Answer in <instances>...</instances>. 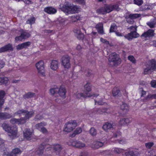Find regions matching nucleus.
I'll return each instance as SVG.
<instances>
[{"instance_id":"obj_1","label":"nucleus","mask_w":156,"mask_h":156,"mask_svg":"<svg viewBox=\"0 0 156 156\" xmlns=\"http://www.w3.org/2000/svg\"><path fill=\"white\" fill-rule=\"evenodd\" d=\"M34 114L33 111L28 112L25 110H21L18 111L17 112L14 113V116L19 115V116H24V119L21 118L20 119H12L10 120V122L12 124H23L26 122L27 120L32 116Z\"/></svg>"},{"instance_id":"obj_2","label":"nucleus","mask_w":156,"mask_h":156,"mask_svg":"<svg viewBox=\"0 0 156 156\" xmlns=\"http://www.w3.org/2000/svg\"><path fill=\"white\" fill-rule=\"evenodd\" d=\"M60 8L66 15L78 13L80 10L79 6L68 2L61 4Z\"/></svg>"},{"instance_id":"obj_3","label":"nucleus","mask_w":156,"mask_h":156,"mask_svg":"<svg viewBox=\"0 0 156 156\" xmlns=\"http://www.w3.org/2000/svg\"><path fill=\"white\" fill-rule=\"evenodd\" d=\"M2 127L8 133V135L11 138L13 139L17 137V130L16 127H11L6 123H3Z\"/></svg>"},{"instance_id":"obj_4","label":"nucleus","mask_w":156,"mask_h":156,"mask_svg":"<svg viewBox=\"0 0 156 156\" xmlns=\"http://www.w3.org/2000/svg\"><path fill=\"white\" fill-rule=\"evenodd\" d=\"M113 10H119V7L117 5H105L104 7L97 9V12L99 14H105L110 12Z\"/></svg>"},{"instance_id":"obj_5","label":"nucleus","mask_w":156,"mask_h":156,"mask_svg":"<svg viewBox=\"0 0 156 156\" xmlns=\"http://www.w3.org/2000/svg\"><path fill=\"white\" fill-rule=\"evenodd\" d=\"M85 90L84 93H78L77 95V98H79L81 97L83 98L93 97H96L98 96L97 95H92L90 92L91 90V86L88 83L87 84L84 86Z\"/></svg>"},{"instance_id":"obj_6","label":"nucleus","mask_w":156,"mask_h":156,"mask_svg":"<svg viewBox=\"0 0 156 156\" xmlns=\"http://www.w3.org/2000/svg\"><path fill=\"white\" fill-rule=\"evenodd\" d=\"M156 69V61L152 60L149 61L146 65V68L144 69V74H149Z\"/></svg>"},{"instance_id":"obj_7","label":"nucleus","mask_w":156,"mask_h":156,"mask_svg":"<svg viewBox=\"0 0 156 156\" xmlns=\"http://www.w3.org/2000/svg\"><path fill=\"white\" fill-rule=\"evenodd\" d=\"M38 73L42 76H45V70L44 62L43 61L41 60L37 62L35 65Z\"/></svg>"},{"instance_id":"obj_8","label":"nucleus","mask_w":156,"mask_h":156,"mask_svg":"<svg viewBox=\"0 0 156 156\" xmlns=\"http://www.w3.org/2000/svg\"><path fill=\"white\" fill-rule=\"evenodd\" d=\"M137 27L135 26H131L128 28L129 29H130L135 30L133 32H131L130 33L128 34L125 36V37L129 41L131 40L133 38H137L139 36V35L136 33V28Z\"/></svg>"},{"instance_id":"obj_9","label":"nucleus","mask_w":156,"mask_h":156,"mask_svg":"<svg viewBox=\"0 0 156 156\" xmlns=\"http://www.w3.org/2000/svg\"><path fill=\"white\" fill-rule=\"evenodd\" d=\"M77 123L75 120H70L67 122L64 126V130L69 132L72 131L76 126Z\"/></svg>"},{"instance_id":"obj_10","label":"nucleus","mask_w":156,"mask_h":156,"mask_svg":"<svg viewBox=\"0 0 156 156\" xmlns=\"http://www.w3.org/2000/svg\"><path fill=\"white\" fill-rule=\"evenodd\" d=\"M109 61L112 62L113 64L116 66L121 63V59L119 58V55L114 53L112 54L109 55L108 59Z\"/></svg>"},{"instance_id":"obj_11","label":"nucleus","mask_w":156,"mask_h":156,"mask_svg":"<svg viewBox=\"0 0 156 156\" xmlns=\"http://www.w3.org/2000/svg\"><path fill=\"white\" fill-rule=\"evenodd\" d=\"M141 15L138 14H129L127 13L126 15V18L127 22L130 24H132L133 22V19L140 17Z\"/></svg>"},{"instance_id":"obj_12","label":"nucleus","mask_w":156,"mask_h":156,"mask_svg":"<svg viewBox=\"0 0 156 156\" xmlns=\"http://www.w3.org/2000/svg\"><path fill=\"white\" fill-rule=\"evenodd\" d=\"M33 131L32 129H26L23 132L24 138L27 140H31L33 137Z\"/></svg>"},{"instance_id":"obj_13","label":"nucleus","mask_w":156,"mask_h":156,"mask_svg":"<svg viewBox=\"0 0 156 156\" xmlns=\"http://www.w3.org/2000/svg\"><path fill=\"white\" fill-rule=\"evenodd\" d=\"M70 57L68 56H64L62 59V64L65 69H69L70 67Z\"/></svg>"},{"instance_id":"obj_14","label":"nucleus","mask_w":156,"mask_h":156,"mask_svg":"<svg viewBox=\"0 0 156 156\" xmlns=\"http://www.w3.org/2000/svg\"><path fill=\"white\" fill-rule=\"evenodd\" d=\"M19 32L21 34V35L16 37L15 41H21L23 39L28 38L30 36V34L23 31V30H20Z\"/></svg>"},{"instance_id":"obj_15","label":"nucleus","mask_w":156,"mask_h":156,"mask_svg":"<svg viewBox=\"0 0 156 156\" xmlns=\"http://www.w3.org/2000/svg\"><path fill=\"white\" fill-rule=\"evenodd\" d=\"M70 143V144H69V145H72L76 147L80 148L83 147L85 146V144L79 141H72Z\"/></svg>"},{"instance_id":"obj_16","label":"nucleus","mask_w":156,"mask_h":156,"mask_svg":"<svg viewBox=\"0 0 156 156\" xmlns=\"http://www.w3.org/2000/svg\"><path fill=\"white\" fill-rule=\"evenodd\" d=\"M58 94L59 96L62 98H64L66 97V89L64 87L61 86L58 89Z\"/></svg>"},{"instance_id":"obj_17","label":"nucleus","mask_w":156,"mask_h":156,"mask_svg":"<svg viewBox=\"0 0 156 156\" xmlns=\"http://www.w3.org/2000/svg\"><path fill=\"white\" fill-rule=\"evenodd\" d=\"M59 64L58 62L56 60H53L51 61L50 66V68L54 71L56 70L58 68Z\"/></svg>"},{"instance_id":"obj_18","label":"nucleus","mask_w":156,"mask_h":156,"mask_svg":"<svg viewBox=\"0 0 156 156\" xmlns=\"http://www.w3.org/2000/svg\"><path fill=\"white\" fill-rule=\"evenodd\" d=\"M105 141L104 142H100L98 141H94L92 144L91 147L92 148L94 149H98L100 147L102 146L105 143Z\"/></svg>"},{"instance_id":"obj_19","label":"nucleus","mask_w":156,"mask_h":156,"mask_svg":"<svg viewBox=\"0 0 156 156\" xmlns=\"http://www.w3.org/2000/svg\"><path fill=\"white\" fill-rule=\"evenodd\" d=\"M13 50L12 44H8L0 48V52H3L7 51H11Z\"/></svg>"},{"instance_id":"obj_20","label":"nucleus","mask_w":156,"mask_h":156,"mask_svg":"<svg viewBox=\"0 0 156 156\" xmlns=\"http://www.w3.org/2000/svg\"><path fill=\"white\" fill-rule=\"evenodd\" d=\"M119 136L117 135H114L113 136L111 139V140L112 141H113L115 140V143L119 142V144H126V140L124 139H120V140H119L118 139H116V138Z\"/></svg>"},{"instance_id":"obj_21","label":"nucleus","mask_w":156,"mask_h":156,"mask_svg":"<svg viewBox=\"0 0 156 156\" xmlns=\"http://www.w3.org/2000/svg\"><path fill=\"white\" fill-rule=\"evenodd\" d=\"M154 31L152 30H149L145 32L141 35V37L147 38L152 37L154 35Z\"/></svg>"},{"instance_id":"obj_22","label":"nucleus","mask_w":156,"mask_h":156,"mask_svg":"<svg viewBox=\"0 0 156 156\" xmlns=\"http://www.w3.org/2000/svg\"><path fill=\"white\" fill-rule=\"evenodd\" d=\"M132 119L130 118H126L121 119L119 123L121 125H125L131 122Z\"/></svg>"},{"instance_id":"obj_23","label":"nucleus","mask_w":156,"mask_h":156,"mask_svg":"<svg viewBox=\"0 0 156 156\" xmlns=\"http://www.w3.org/2000/svg\"><path fill=\"white\" fill-rule=\"evenodd\" d=\"M22 151L18 148H16L14 149L10 154H5L4 156H16V155L21 153Z\"/></svg>"},{"instance_id":"obj_24","label":"nucleus","mask_w":156,"mask_h":156,"mask_svg":"<svg viewBox=\"0 0 156 156\" xmlns=\"http://www.w3.org/2000/svg\"><path fill=\"white\" fill-rule=\"evenodd\" d=\"M44 11L45 12L49 14H54L57 12V10L51 7L45 8Z\"/></svg>"},{"instance_id":"obj_25","label":"nucleus","mask_w":156,"mask_h":156,"mask_svg":"<svg viewBox=\"0 0 156 156\" xmlns=\"http://www.w3.org/2000/svg\"><path fill=\"white\" fill-rule=\"evenodd\" d=\"M126 156H134L137 155L139 154V152L135 151V150H132L131 149H129L128 152H125Z\"/></svg>"},{"instance_id":"obj_26","label":"nucleus","mask_w":156,"mask_h":156,"mask_svg":"<svg viewBox=\"0 0 156 156\" xmlns=\"http://www.w3.org/2000/svg\"><path fill=\"white\" fill-rule=\"evenodd\" d=\"M30 44V42H26L17 46L16 49L18 50H20L23 48L27 47Z\"/></svg>"},{"instance_id":"obj_27","label":"nucleus","mask_w":156,"mask_h":156,"mask_svg":"<svg viewBox=\"0 0 156 156\" xmlns=\"http://www.w3.org/2000/svg\"><path fill=\"white\" fill-rule=\"evenodd\" d=\"M5 94V92L3 90L0 91V111L1 110L2 106L4 103L3 98Z\"/></svg>"},{"instance_id":"obj_28","label":"nucleus","mask_w":156,"mask_h":156,"mask_svg":"<svg viewBox=\"0 0 156 156\" xmlns=\"http://www.w3.org/2000/svg\"><path fill=\"white\" fill-rule=\"evenodd\" d=\"M74 32L75 35L79 39H81L84 37V35L81 32L79 29H75L74 30Z\"/></svg>"},{"instance_id":"obj_29","label":"nucleus","mask_w":156,"mask_h":156,"mask_svg":"<svg viewBox=\"0 0 156 156\" xmlns=\"http://www.w3.org/2000/svg\"><path fill=\"white\" fill-rule=\"evenodd\" d=\"M12 115L6 113H0V119H5L10 118Z\"/></svg>"},{"instance_id":"obj_30","label":"nucleus","mask_w":156,"mask_h":156,"mask_svg":"<svg viewBox=\"0 0 156 156\" xmlns=\"http://www.w3.org/2000/svg\"><path fill=\"white\" fill-rule=\"evenodd\" d=\"M96 28L97 29L98 32L101 34H104V31L103 29V25L101 23H99L97 24Z\"/></svg>"},{"instance_id":"obj_31","label":"nucleus","mask_w":156,"mask_h":156,"mask_svg":"<svg viewBox=\"0 0 156 156\" xmlns=\"http://www.w3.org/2000/svg\"><path fill=\"white\" fill-rule=\"evenodd\" d=\"M112 127V124L108 122L105 123L103 126V129L106 131L111 129Z\"/></svg>"},{"instance_id":"obj_32","label":"nucleus","mask_w":156,"mask_h":156,"mask_svg":"<svg viewBox=\"0 0 156 156\" xmlns=\"http://www.w3.org/2000/svg\"><path fill=\"white\" fill-rule=\"evenodd\" d=\"M147 24L151 28H153L156 24V19H154L149 22L147 23Z\"/></svg>"},{"instance_id":"obj_33","label":"nucleus","mask_w":156,"mask_h":156,"mask_svg":"<svg viewBox=\"0 0 156 156\" xmlns=\"http://www.w3.org/2000/svg\"><path fill=\"white\" fill-rule=\"evenodd\" d=\"M112 151L115 152L118 154L123 153L126 151V150H125L122 149L118 148H113Z\"/></svg>"},{"instance_id":"obj_34","label":"nucleus","mask_w":156,"mask_h":156,"mask_svg":"<svg viewBox=\"0 0 156 156\" xmlns=\"http://www.w3.org/2000/svg\"><path fill=\"white\" fill-rule=\"evenodd\" d=\"M46 125V123L44 122H41L40 123L36 124L35 126V127L37 129L40 131L41 129V127H43Z\"/></svg>"},{"instance_id":"obj_35","label":"nucleus","mask_w":156,"mask_h":156,"mask_svg":"<svg viewBox=\"0 0 156 156\" xmlns=\"http://www.w3.org/2000/svg\"><path fill=\"white\" fill-rule=\"evenodd\" d=\"M8 78L6 77H0V85L4 83L6 84L8 83Z\"/></svg>"},{"instance_id":"obj_36","label":"nucleus","mask_w":156,"mask_h":156,"mask_svg":"<svg viewBox=\"0 0 156 156\" xmlns=\"http://www.w3.org/2000/svg\"><path fill=\"white\" fill-rule=\"evenodd\" d=\"M82 129L80 127L77 128L76 129V130L73 133L72 135L71 136L73 137L76 134H78L82 132Z\"/></svg>"},{"instance_id":"obj_37","label":"nucleus","mask_w":156,"mask_h":156,"mask_svg":"<svg viewBox=\"0 0 156 156\" xmlns=\"http://www.w3.org/2000/svg\"><path fill=\"white\" fill-rule=\"evenodd\" d=\"M94 101L95 104L102 105L103 104V102L102 99H101L100 96H98L97 99H94Z\"/></svg>"},{"instance_id":"obj_38","label":"nucleus","mask_w":156,"mask_h":156,"mask_svg":"<svg viewBox=\"0 0 156 156\" xmlns=\"http://www.w3.org/2000/svg\"><path fill=\"white\" fill-rule=\"evenodd\" d=\"M90 133L91 136H94L96 135L97 132L94 128L92 127L90 129Z\"/></svg>"},{"instance_id":"obj_39","label":"nucleus","mask_w":156,"mask_h":156,"mask_svg":"<svg viewBox=\"0 0 156 156\" xmlns=\"http://www.w3.org/2000/svg\"><path fill=\"white\" fill-rule=\"evenodd\" d=\"M71 76L69 77L73 79H76L79 76L78 73H75L74 72H72L71 73Z\"/></svg>"},{"instance_id":"obj_40","label":"nucleus","mask_w":156,"mask_h":156,"mask_svg":"<svg viewBox=\"0 0 156 156\" xmlns=\"http://www.w3.org/2000/svg\"><path fill=\"white\" fill-rule=\"evenodd\" d=\"M155 5V4H146L145 8L146 9H153Z\"/></svg>"},{"instance_id":"obj_41","label":"nucleus","mask_w":156,"mask_h":156,"mask_svg":"<svg viewBox=\"0 0 156 156\" xmlns=\"http://www.w3.org/2000/svg\"><path fill=\"white\" fill-rule=\"evenodd\" d=\"M71 20L73 22H75L76 21L79 20V16L77 15L73 16L71 17Z\"/></svg>"},{"instance_id":"obj_42","label":"nucleus","mask_w":156,"mask_h":156,"mask_svg":"<svg viewBox=\"0 0 156 156\" xmlns=\"http://www.w3.org/2000/svg\"><path fill=\"white\" fill-rule=\"evenodd\" d=\"M35 22V19L34 17H33L31 18H30L28 19L27 22V23L28 24H29L30 25H31L33 24Z\"/></svg>"},{"instance_id":"obj_43","label":"nucleus","mask_w":156,"mask_h":156,"mask_svg":"<svg viewBox=\"0 0 156 156\" xmlns=\"http://www.w3.org/2000/svg\"><path fill=\"white\" fill-rule=\"evenodd\" d=\"M117 28V26L115 24H112L111 27L110 32H115Z\"/></svg>"},{"instance_id":"obj_44","label":"nucleus","mask_w":156,"mask_h":156,"mask_svg":"<svg viewBox=\"0 0 156 156\" xmlns=\"http://www.w3.org/2000/svg\"><path fill=\"white\" fill-rule=\"evenodd\" d=\"M58 91V88H54L50 89V93L51 94H55Z\"/></svg>"},{"instance_id":"obj_45","label":"nucleus","mask_w":156,"mask_h":156,"mask_svg":"<svg viewBox=\"0 0 156 156\" xmlns=\"http://www.w3.org/2000/svg\"><path fill=\"white\" fill-rule=\"evenodd\" d=\"M128 105L125 103L123 104L121 106V109L123 110H127L128 109Z\"/></svg>"},{"instance_id":"obj_46","label":"nucleus","mask_w":156,"mask_h":156,"mask_svg":"<svg viewBox=\"0 0 156 156\" xmlns=\"http://www.w3.org/2000/svg\"><path fill=\"white\" fill-rule=\"evenodd\" d=\"M54 148L55 151H61V147L60 145L57 144L54 146Z\"/></svg>"},{"instance_id":"obj_47","label":"nucleus","mask_w":156,"mask_h":156,"mask_svg":"<svg viewBox=\"0 0 156 156\" xmlns=\"http://www.w3.org/2000/svg\"><path fill=\"white\" fill-rule=\"evenodd\" d=\"M128 59L132 63H135L136 62V60L134 57L133 56H129L128 57Z\"/></svg>"},{"instance_id":"obj_48","label":"nucleus","mask_w":156,"mask_h":156,"mask_svg":"<svg viewBox=\"0 0 156 156\" xmlns=\"http://www.w3.org/2000/svg\"><path fill=\"white\" fill-rule=\"evenodd\" d=\"M76 2L82 5H85V0H75Z\"/></svg>"},{"instance_id":"obj_49","label":"nucleus","mask_w":156,"mask_h":156,"mask_svg":"<svg viewBox=\"0 0 156 156\" xmlns=\"http://www.w3.org/2000/svg\"><path fill=\"white\" fill-rule=\"evenodd\" d=\"M134 3L135 4L140 5L142 4L143 1L142 0H134Z\"/></svg>"},{"instance_id":"obj_50","label":"nucleus","mask_w":156,"mask_h":156,"mask_svg":"<svg viewBox=\"0 0 156 156\" xmlns=\"http://www.w3.org/2000/svg\"><path fill=\"white\" fill-rule=\"evenodd\" d=\"M154 145L153 142H148L145 144V146L147 148H150Z\"/></svg>"},{"instance_id":"obj_51","label":"nucleus","mask_w":156,"mask_h":156,"mask_svg":"<svg viewBox=\"0 0 156 156\" xmlns=\"http://www.w3.org/2000/svg\"><path fill=\"white\" fill-rule=\"evenodd\" d=\"M100 41L103 43L104 44H105L107 45L109 44L108 41H107L105 39H103L102 38H100Z\"/></svg>"},{"instance_id":"obj_52","label":"nucleus","mask_w":156,"mask_h":156,"mask_svg":"<svg viewBox=\"0 0 156 156\" xmlns=\"http://www.w3.org/2000/svg\"><path fill=\"white\" fill-rule=\"evenodd\" d=\"M151 98H156V94L149 95L147 96V99Z\"/></svg>"},{"instance_id":"obj_53","label":"nucleus","mask_w":156,"mask_h":156,"mask_svg":"<svg viewBox=\"0 0 156 156\" xmlns=\"http://www.w3.org/2000/svg\"><path fill=\"white\" fill-rule=\"evenodd\" d=\"M34 94L31 92H29L27 93L26 95L27 98H30L34 96Z\"/></svg>"},{"instance_id":"obj_54","label":"nucleus","mask_w":156,"mask_h":156,"mask_svg":"<svg viewBox=\"0 0 156 156\" xmlns=\"http://www.w3.org/2000/svg\"><path fill=\"white\" fill-rule=\"evenodd\" d=\"M151 86L153 87H156V81L153 80L152 81L151 83Z\"/></svg>"},{"instance_id":"obj_55","label":"nucleus","mask_w":156,"mask_h":156,"mask_svg":"<svg viewBox=\"0 0 156 156\" xmlns=\"http://www.w3.org/2000/svg\"><path fill=\"white\" fill-rule=\"evenodd\" d=\"M43 133H46L47 132V131L46 129L43 127H41V129L40 130Z\"/></svg>"},{"instance_id":"obj_56","label":"nucleus","mask_w":156,"mask_h":156,"mask_svg":"<svg viewBox=\"0 0 156 156\" xmlns=\"http://www.w3.org/2000/svg\"><path fill=\"white\" fill-rule=\"evenodd\" d=\"M4 62L1 61H0V68H2L4 66Z\"/></svg>"},{"instance_id":"obj_57","label":"nucleus","mask_w":156,"mask_h":156,"mask_svg":"<svg viewBox=\"0 0 156 156\" xmlns=\"http://www.w3.org/2000/svg\"><path fill=\"white\" fill-rule=\"evenodd\" d=\"M115 32V34L116 35V36H118L120 37V36H122V34L119 32L116 31Z\"/></svg>"},{"instance_id":"obj_58","label":"nucleus","mask_w":156,"mask_h":156,"mask_svg":"<svg viewBox=\"0 0 156 156\" xmlns=\"http://www.w3.org/2000/svg\"><path fill=\"white\" fill-rule=\"evenodd\" d=\"M115 89L114 88L112 91V93L114 96H116L118 93V91L117 90L116 93L115 92Z\"/></svg>"},{"instance_id":"obj_59","label":"nucleus","mask_w":156,"mask_h":156,"mask_svg":"<svg viewBox=\"0 0 156 156\" xmlns=\"http://www.w3.org/2000/svg\"><path fill=\"white\" fill-rule=\"evenodd\" d=\"M87 154L85 152L82 153L81 154L80 156H87Z\"/></svg>"},{"instance_id":"obj_60","label":"nucleus","mask_w":156,"mask_h":156,"mask_svg":"<svg viewBox=\"0 0 156 156\" xmlns=\"http://www.w3.org/2000/svg\"><path fill=\"white\" fill-rule=\"evenodd\" d=\"M37 153L38 154H41V153H43V150L42 149L40 151V150H38L37 151Z\"/></svg>"},{"instance_id":"obj_61","label":"nucleus","mask_w":156,"mask_h":156,"mask_svg":"<svg viewBox=\"0 0 156 156\" xmlns=\"http://www.w3.org/2000/svg\"><path fill=\"white\" fill-rule=\"evenodd\" d=\"M146 94V92L145 91H143L142 94V97L143 96V95L144 94Z\"/></svg>"},{"instance_id":"obj_62","label":"nucleus","mask_w":156,"mask_h":156,"mask_svg":"<svg viewBox=\"0 0 156 156\" xmlns=\"http://www.w3.org/2000/svg\"><path fill=\"white\" fill-rule=\"evenodd\" d=\"M66 19L65 18L62 19H61V23H63L65 21Z\"/></svg>"},{"instance_id":"obj_63","label":"nucleus","mask_w":156,"mask_h":156,"mask_svg":"<svg viewBox=\"0 0 156 156\" xmlns=\"http://www.w3.org/2000/svg\"><path fill=\"white\" fill-rule=\"evenodd\" d=\"M81 47L80 45H79L77 46L76 48L77 49H80V48H81Z\"/></svg>"},{"instance_id":"obj_64","label":"nucleus","mask_w":156,"mask_h":156,"mask_svg":"<svg viewBox=\"0 0 156 156\" xmlns=\"http://www.w3.org/2000/svg\"><path fill=\"white\" fill-rule=\"evenodd\" d=\"M153 45L155 47H156V41H154Z\"/></svg>"}]
</instances>
